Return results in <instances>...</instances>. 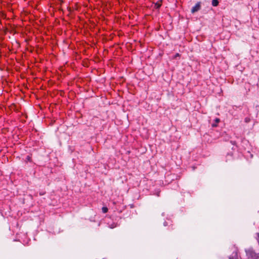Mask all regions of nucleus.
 Masks as SVG:
<instances>
[{"mask_svg": "<svg viewBox=\"0 0 259 259\" xmlns=\"http://www.w3.org/2000/svg\"><path fill=\"white\" fill-rule=\"evenodd\" d=\"M180 54H179V53H177V54L175 55V56H174V58L175 59H176V58H177V57H180Z\"/></svg>", "mask_w": 259, "mask_h": 259, "instance_id": "6e6552de", "label": "nucleus"}, {"mask_svg": "<svg viewBox=\"0 0 259 259\" xmlns=\"http://www.w3.org/2000/svg\"><path fill=\"white\" fill-rule=\"evenodd\" d=\"M161 2H158L155 4L154 8L155 9H159L161 7Z\"/></svg>", "mask_w": 259, "mask_h": 259, "instance_id": "39448f33", "label": "nucleus"}, {"mask_svg": "<svg viewBox=\"0 0 259 259\" xmlns=\"http://www.w3.org/2000/svg\"><path fill=\"white\" fill-rule=\"evenodd\" d=\"M201 8V3L198 2L191 9L192 13H194L198 11Z\"/></svg>", "mask_w": 259, "mask_h": 259, "instance_id": "f257e3e1", "label": "nucleus"}, {"mask_svg": "<svg viewBox=\"0 0 259 259\" xmlns=\"http://www.w3.org/2000/svg\"><path fill=\"white\" fill-rule=\"evenodd\" d=\"M219 2L218 0H212L211 4L213 7H217L219 5Z\"/></svg>", "mask_w": 259, "mask_h": 259, "instance_id": "20e7f679", "label": "nucleus"}, {"mask_svg": "<svg viewBox=\"0 0 259 259\" xmlns=\"http://www.w3.org/2000/svg\"><path fill=\"white\" fill-rule=\"evenodd\" d=\"M244 120L245 122L248 123L250 121V119L249 117H246Z\"/></svg>", "mask_w": 259, "mask_h": 259, "instance_id": "0eeeda50", "label": "nucleus"}, {"mask_svg": "<svg viewBox=\"0 0 259 259\" xmlns=\"http://www.w3.org/2000/svg\"><path fill=\"white\" fill-rule=\"evenodd\" d=\"M163 225L164 226H168L170 228V229H174L173 226L171 224V221L169 220H168V221H165L163 223Z\"/></svg>", "mask_w": 259, "mask_h": 259, "instance_id": "f03ea898", "label": "nucleus"}, {"mask_svg": "<svg viewBox=\"0 0 259 259\" xmlns=\"http://www.w3.org/2000/svg\"><path fill=\"white\" fill-rule=\"evenodd\" d=\"M27 159L28 160H30V156H28L27 157Z\"/></svg>", "mask_w": 259, "mask_h": 259, "instance_id": "1a4fd4ad", "label": "nucleus"}, {"mask_svg": "<svg viewBox=\"0 0 259 259\" xmlns=\"http://www.w3.org/2000/svg\"><path fill=\"white\" fill-rule=\"evenodd\" d=\"M108 210V209L107 207H103L102 208V212L104 213L107 212Z\"/></svg>", "mask_w": 259, "mask_h": 259, "instance_id": "423d86ee", "label": "nucleus"}, {"mask_svg": "<svg viewBox=\"0 0 259 259\" xmlns=\"http://www.w3.org/2000/svg\"><path fill=\"white\" fill-rule=\"evenodd\" d=\"M215 123H213L211 124L212 127H217L218 126V123L220 122V119L219 118H216L214 119Z\"/></svg>", "mask_w": 259, "mask_h": 259, "instance_id": "7ed1b4c3", "label": "nucleus"}]
</instances>
